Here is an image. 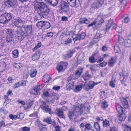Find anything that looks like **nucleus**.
<instances>
[{
	"label": "nucleus",
	"instance_id": "obj_1",
	"mask_svg": "<svg viewBox=\"0 0 131 131\" xmlns=\"http://www.w3.org/2000/svg\"><path fill=\"white\" fill-rule=\"evenodd\" d=\"M34 7L35 10L39 11L38 13L39 15L44 18H47L50 10L43 2H36L34 4Z\"/></svg>",
	"mask_w": 131,
	"mask_h": 131
},
{
	"label": "nucleus",
	"instance_id": "obj_2",
	"mask_svg": "<svg viewBox=\"0 0 131 131\" xmlns=\"http://www.w3.org/2000/svg\"><path fill=\"white\" fill-rule=\"evenodd\" d=\"M80 101L82 103L79 105L76 106L73 109V110L69 112L68 114V117L70 120H73L74 118V116H77L82 114L83 113V105L84 103L86 102L84 98H82L80 100Z\"/></svg>",
	"mask_w": 131,
	"mask_h": 131
},
{
	"label": "nucleus",
	"instance_id": "obj_3",
	"mask_svg": "<svg viewBox=\"0 0 131 131\" xmlns=\"http://www.w3.org/2000/svg\"><path fill=\"white\" fill-rule=\"evenodd\" d=\"M32 34L31 25H25L22 28L21 34L22 37L20 38V40L23 39L25 37L30 36Z\"/></svg>",
	"mask_w": 131,
	"mask_h": 131
},
{
	"label": "nucleus",
	"instance_id": "obj_4",
	"mask_svg": "<svg viewBox=\"0 0 131 131\" xmlns=\"http://www.w3.org/2000/svg\"><path fill=\"white\" fill-rule=\"evenodd\" d=\"M119 43L125 48H129L131 46V38L128 37L125 40L119 35H116L115 36Z\"/></svg>",
	"mask_w": 131,
	"mask_h": 131
},
{
	"label": "nucleus",
	"instance_id": "obj_5",
	"mask_svg": "<svg viewBox=\"0 0 131 131\" xmlns=\"http://www.w3.org/2000/svg\"><path fill=\"white\" fill-rule=\"evenodd\" d=\"M103 18V16L102 15L98 16L97 19L95 20L96 24L93 28L94 29H97L102 26L104 21Z\"/></svg>",
	"mask_w": 131,
	"mask_h": 131
},
{
	"label": "nucleus",
	"instance_id": "obj_6",
	"mask_svg": "<svg viewBox=\"0 0 131 131\" xmlns=\"http://www.w3.org/2000/svg\"><path fill=\"white\" fill-rule=\"evenodd\" d=\"M98 84V83H95L92 81H89L87 85L84 84L83 85V88L86 91H88L89 90L92 89L95 85Z\"/></svg>",
	"mask_w": 131,
	"mask_h": 131
},
{
	"label": "nucleus",
	"instance_id": "obj_7",
	"mask_svg": "<svg viewBox=\"0 0 131 131\" xmlns=\"http://www.w3.org/2000/svg\"><path fill=\"white\" fill-rule=\"evenodd\" d=\"M13 31L11 29L7 30L6 34V41L8 43L12 41L13 36Z\"/></svg>",
	"mask_w": 131,
	"mask_h": 131
},
{
	"label": "nucleus",
	"instance_id": "obj_8",
	"mask_svg": "<svg viewBox=\"0 0 131 131\" xmlns=\"http://www.w3.org/2000/svg\"><path fill=\"white\" fill-rule=\"evenodd\" d=\"M72 79L71 77H70L67 81V82L66 84L67 89L69 91L72 89L74 85V83L72 80Z\"/></svg>",
	"mask_w": 131,
	"mask_h": 131
},
{
	"label": "nucleus",
	"instance_id": "obj_9",
	"mask_svg": "<svg viewBox=\"0 0 131 131\" xmlns=\"http://www.w3.org/2000/svg\"><path fill=\"white\" fill-rule=\"evenodd\" d=\"M86 34L85 32H83L81 34H79L78 35H74L73 36V38L74 42L78 40H80L84 39L85 36Z\"/></svg>",
	"mask_w": 131,
	"mask_h": 131
},
{
	"label": "nucleus",
	"instance_id": "obj_10",
	"mask_svg": "<svg viewBox=\"0 0 131 131\" xmlns=\"http://www.w3.org/2000/svg\"><path fill=\"white\" fill-rule=\"evenodd\" d=\"M34 51H36L32 55V60L35 61L38 60L40 58V56L42 53V50H34Z\"/></svg>",
	"mask_w": 131,
	"mask_h": 131
},
{
	"label": "nucleus",
	"instance_id": "obj_11",
	"mask_svg": "<svg viewBox=\"0 0 131 131\" xmlns=\"http://www.w3.org/2000/svg\"><path fill=\"white\" fill-rule=\"evenodd\" d=\"M41 108L43 110H45V111L50 114H52L53 113V112L51 111V109L44 102L42 105L41 106Z\"/></svg>",
	"mask_w": 131,
	"mask_h": 131
},
{
	"label": "nucleus",
	"instance_id": "obj_12",
	"mask_svg": "<svg viewBox=\"0 0 131 131\" xmlns=\"http://www.w3.org/2000/svg\"><path fill=\"white\" fill-rule=\"evenodd\" d=\"M122 103L124 107L125 108H128L129 107L128 102L129 99L128 98H122L121 99Z\"/></svg>",
	"mask_w": 131,
	"mask_h": 131
},
{
	"label": "nucleus",
	"instance_id": "obj_13",
	"mask_svg": "<svg viewBox=\"0 0 131 131\" xmlns=\"http://www.w3.org/2000/svg\"><path fill=\"white\" fill-rule=\"evenodd\" d=\"M115 25L114 23L113 22L112 20H110L108 21V23L106 25V31H108L109 29L111 28L112 29L114 28Z\"/></svg>",
	"mask_w": 131,
	"mask_h": 131
},
{
	"label": "nucleus",
	"instance_id": "obj_14",
	"mask_svg": "<svg viewBox=\"0 0 131 131\" xmlns=\"http://www.w3.org/2000/svg\"><path fill=\"white\" fill-rule=\"evenodd\" d=\"M105 33V31L104 30H97L96 34L95 35L94 39V40L95 39H99L101 37L102 35Z\"/></svg>",
	"mask_w": 131,
	"mask_h": 131
},
{
	"label": "nucleus",
	"instance_id": "obj_15",
	"mask_svg": "<svg viewBox=\"0 0 131 131\" xmlns=\"http://www.w3.org/2000/svg\"><path fill=\"white\" fill-rule=\"evenodd\" d=\"M47 4L53 6H56L58 2V0H45Z\"/></svg>",
	"mask_w": 131,
	"mask_h": 131
},
{
	"label": "nucleus",
	"instance_id": "obj_16",
	"mask_svg": "<svg viewBox=\"0 0 131 131\" xmlns=\"http://www.w3.org/2000/svg\"><path fill=\"white\" fill-rule=\"evenodd\" d=\"M15 25L17 27H20L22 26L23 23L20 19H19L16 20L14 22Z\"/></svg>",
	"mask_w": 131,
	"mask_h": 131
},
{
	"label": "nucleus",
	"instance_id": "obj_17",
	"mask_svg": "<svg viewBox=\"0 0 131 131\" xmlns=\"http://www.w3.org/2000/svg\"><path fill=\"white\" fill-rule=\"evenodd\" d=\"M57 112V115L61 118L65 119V117L64 116L63 112L59 109L58 108L56 109Z\"/></svg>",
	"mask_w": 131,
	"mask_h": 131
},
{
	"label": "nucleus",
	"instance_id": "obj_18",
	"mask_svg": "<svg viewBox=\"0 0 131 131\" xmlns=\"http://www.w3.org/2000/svg\"><path fill=\"white\" fill-rule=\"evenodd\" d=\"M103 3V0H96L94 3V8L99 7L101 6Z\"/></svg>",
	"mask_w": 131,
	"mask_h": 131
},
{
	"label": "nucleus",
	"instance_id": "obj_19",
	"mask_svg": "<svg viewBox=\"0 0 131 131\" xmlns=\"http://www.w3.org/2000/svg\"><path fill=\"white\" fill-rule=\"evenodd\" d=\"M17 0H7L6 4L9 7L13 6L16 4Z\"/></svg>",
	"mask_w": 131,
	"mask_h": 131
},
{
	"label": "nucleus",
	"instance_id": "obj_20",
	"mask_svg": "<svg viewBox=\"0 0 131 131\" xmlns=\"http://www.w3.org/2000/svg\"><path fill=\"white\" fill-rule=\"evenodd\" d=\"M14 32L15 34H17V37L18 38L19 40L20 41H21L23 40H20V38H21L22 37V35H21V34L22 29L21 30L18 29H15L14 30Z\"/></svg>",
	"mask_w": 131,
	"mask_h": 131
},
{
	"label": "nucleus",
	"instance_id": "obj_21",
	"mask_svg": "<svg viewBox=\"0 0 131 131\" xmlns=\"http://www.w3.org/2000/svg\"><path fill=\"white\" fill-rule=\"evenodd\" d=\"M61 7L63 12H67L69 10L68 4L67 3H64L62 5Z\"/></svg>",
	"mask_w": 131,
	"mask_h": 131
},
{
	"label": "nucleus",
	"instance_id": "obj_22",
	"mask_svg": "<svg viewBox=\"0 0 131 131\" xmlns=\"http://www.w3.org/2000/svg\"><path fill=\"white\" fill-rule=\"evenodd\" d=\"M41 89L40 88V86L39 85L36 88L33 89L32 90V92H33L32 93L33 95H39L40 94V93L39 92V91Z\"/></svg>",
	"mask_w": 131,
	"mask_h": 131
},
{
	"label": "nucleus",
	"instance_id": "obj_23",
	"mask_svg": "<svg viewBox=\"0 0 131 131\" xmlns=\"http://www.w3.org/2000/svg\"><path fill=\"white\" fill-rule=\"evenodd\" d=\"M75 51L74 50H69L67 51V53L65 56V59L71 57Z\"/></svg>",
	"mask_w": 131,
	"mask_h": 131
},
{
	"label": "nucleus",
	"instance_id": "obj_24",
	"mask_svg": "<svg viewBox=\"0 0 131 131\" xmlns=\"http://www.w3.org/2000/svg\"><path fill=\"white\" fill-rule=\"evenodd\" d=\"M3 14L6 20L7 23L12 18V16L11 14L7 13H4Z\"/></svg>",
	"mask_w": 131,
	"mask_h": 131
},
{
	"label": "nucleus",
	"instance_id": "obj_25",
	"mask_svg": "<svg viewBox=\"0 0 131 131\" xmlns=\"http://www.w3.org/2000/svg\"><path fill=\"white\" fill-rule=\"evenodd\" d=\"M83 69L81 67L79 68L77 71L76 72L75 75L77 77H80L83 73Z\"/></svg>",
	"mask_w": 131,
	"mask_h": 131
},
{
	"label": "nucleus",
	"instance_id": "obj_26",
	"mask_svg": "<svg viewBox=\"0 0 131 131\" xmlns=\"http://www.w3.org/2000/svg\"><path fill=\"white\" fill-rule=\"evenodd\" d=\"M85 128L84 131H89L90 130H92V127L90 123H87L85 125Z\"/></svg>",
	"mask_w": 131,
	"mask_h": 131
},
{
	"label": "nucleus",
	"instance_id": "obj_27",
	"mask_svg": "<svg viewBox=\"0 0 131 131\" xmlns=\"http://www.w3.org/2000/svg\"><path fill=\"white\" fill-rule=\"evenodd\" d=\"M119 114H120V115L117 116L119 119L121 121L124 120L126 117L125 114L124 112H122V113Z\"/></svg>",
	"mask_w": 131,
	"mask_h": 131
},
{
	"label": "nucleus",
	"instance_id": "obj_28",
	"mask_svg": "<svg viewBox=\"0 0 131 131\" xmlns=\"http://www.w3.org/2000/svg\"><path fill=\"white\" fill-rule=\"evenodd\" d=\"M80 23L81 24H88L89 23L90 21L86 18L84 17L81 18L79 20Z\"/></svg>",
	"mask_w": 131,
	"mask_h": 131
},
{
	"label": "nucleus",
	"instance_id": "obj_29",
	"mask_svg": "<svg viewBox=\"0 0 131 131\" xmlns=\"http://www.w3.org/2000/svg\"><path fill=\"white\" fill-rule=\"evenodd\" d=\"M0 23L3 24L7 23L3 13L0 16Z\"/></svg>",
	"mask_w": 131,
	"mask_h": 131
},
{
	"label": "nucleus",
	"instance_id": "obj_30",
	"mask_svg": "<svg viewBox=\"0 0 131 131\" xmlns=\"http://www.w3.org/2000/svg\"><path fill=\"white\" fill-rule=\"evenodd\" d=\"M50 27V23L49 22H43L42 28H43L44 29H47L49 28Z\"/></svg>",
	"mask_w": 131,
	"mask_h": 131
},
{
	"label": "nucleus",
	"instance_id": "obj_31",
	"mask_svg": "<svg viewBox=\"0 0 131 131\" xmlns=\"http://www.w3.org/2000/svg\"><path fill=\"white\" fill-rule=\"evenodd\" d=\"M116 109L119 113L123 112V108L120 105L116 104Z\"/></svg>",
	"mask_w": 131,
	"mask_h": 131
},
{
	"label": "nucleus",
	"instance_id": "obj_32",
	"mask_svg": "<svg viewBox=\"0 0 131 131\" xmlns=\"http://www.w3.org/2000/svg\"><path fill=\"white\" fill-rule=\"evenodd\" d=\"M37 71L35 69H32L30 70V76L31 78L35 77L37 75Z\"/></svg>",
	"mask_w": 131,
	"mask_h": 131
},
{
	"label": "nucleus",
	"instance_id": "obj_33",
	"mask_svg": "<svg viewBox=\"0 0 131 131\" xmlns=\"http://www.w3.org/2000/svg\"><path fill=\"white\" fill-rule=\"evenodd\" d=\"M116 82L115 78H114V77L112 76L111 80L110 81L109 85L112 88H114L115 87V83Z\"/></svg>",
	"mask_w": 131,
	"mask_h": 131
},
{
	"label": "nucleus",
	"instance_id": "obj_34",
	"mask_svg": "<svg viewBox=\"0 0 131 131\" xmlns=\"http://www.w3.org/2000/svg\"><path fill=\"white\" fill-rule=\"evenodd\" d=\"M76 0H69L67 2L71 7H74L75 6L76 4Z\"/></svg>",
	"mask_w": 131,
	"mask_h": 131
},
{
	"label": "nucleus",
	"instance_id": "obj_35",
	"mask_svg": "<svg viewBox=\"0 0 131 131\" xmlns=\"http://www.w3.org/2000/svg\"><path fill=\"white\" fill-rule=\"evenodd\" d=\"M83 88V85H78L75 87L74 91L75 92H77L81 91L82 88Z\"/></svg>",
	"mask_w": 131,
	"mask_h": 131
},
{
	"label": "nucleus",
	"instance_id": "obj_36",
	"mask_svg": "<svg viewBox=\"0 0 131 131\" xmlns=\"http://www.w3.org/2000/svg\"><path fill=\"white\" fill-rule=\"evenodd\" d=\"M98 67L95 64L91 65L90 67V69L91 71L95 72L97 70Z\"/></svg>",
	"mask_w": 131,
	"mask_h": 131
},
{
	"label": "nucleus",
	"instance_id": "obj_37",
	"mask_svg": "<svg viewBox=\"0 0 131 131\" xmlns=\"http://www.w3.org/2000/svg\"><path fill=\"white\" fill-rule=\"evenodd\" d=\"M115 59L113 58H111L109 60L108 62V64L109 66L112 67L113 66V65L115 64Z\"/></svg>",
	"mask_w": 131,
	"mask_h": 131
},
{
	"label": "nucleus",
	"instance_id": "obj_38",
	"mask_svg": "<svg viewBox=\"0 0 131 131\" xmlns=\"http://www.w3.org/2000/svg\"><path fill=\"white\" fill-rule=\"evenodd\" d=\"M13 66L14 68L18 69L22 67V65L20 63H14L13 64Z\"/></svg>",
	"mask_w": 131,
	"mask_h": 131
},
{
	"label": "nucleus",
	"instance_id": "obj_39",
	"mask_svg": "<svg viewBox=\"0 0 131 131\" xmlns=\"http://www.w3.org/2000/svg\"><path fill=\"white\" fill-rule=\"evenodd\" d=\"M51 78L48 75H45L43 78V80L45 82H47Z\"/></svg>",
	"mask_w": 131,
	"mask_h": 131
},
{
	"label": "nucleus",
	"instance_id": "obj_40",
	"mask_svg": "<svg viewBox=\"0 0 131 131\" xmlns=\"http://www.w3.org/2000/svg\"><path fill=\"white\" fill-rule=\"evenodd\" d=\"M39 127L40 131H47V129L46 127L42 125H39Z\"/></svg>",
	"mask_w": 131,
	"mask_h": 131
},
{
	"label": "nucleus",
	"instance_id": "obj_41",
	"mask_svg": "<svg viewBox=\"0 0 131 131\" xmlns=\"http://www.w3.org/2000/svg\"><path fill=\"white\" fill-rule=\"evenodd\" d=\"M101 98L103 99H105L107 97V94L104 91L101 92Z\"/></svg>",
	"mask_w": 131,
	"mask_h": 131
},
{
	"label": "nucleus",
	"instance_id": "obj_42",
	"mask_svg": "<svg viewBox=\"0 0 131 131\" xmlns=\"http://www.w3.org/2000/svg\"><path fill=\"white\" fill-rule=\"evenodd\" d=\"M95 20L92 22L91 23L89 24L87 26V27H92V28L94 30L97 29H94L93 28L96 25V24Z\"/></svg>",
	"mask_w": 131,
	"mask_h": 131
},
{
	"label": "nucleus",
	"instance_id": "obj_43",
	"mask_svg": "<svg viewBox=\"0 0 131 131\" xmlns=\"http://www.w3.org/2000/svg\"><path fill=\"white\" fill-rule=\"evenodd\" d=\"M102 106L103 108L105 109L108 107V104L107 102L104 101L102 103Z\"/></svg>",
	"mask_w": 131,
	"mask_h": 131
},
{
	"label": "nucleus",
	"instance_id": "obj_44",
	"mask_svg": "<svg viewBox=\"0 0 131 131\" xmlns=\"http://www.w3.org/2000/svg\"><path fill=\"white\" fill-rule=\"evenodd\" d=\"M13 55L14 56V58H16L18 54V51L17 50H14L12 53Z\"/></svg>",
	"mask_w": 131,
	"mask_h": 131
},
{
	"label": "nucleus",
	"instance_id": "obj_45",
	"mask_svg": "<svg viewBox=\"0 0 131 131\" xmlns=\"http://www.w3.org/2000/svg\"><path fill=\"white\" fill-rule=\"evenodd\" d=\"M94 127L97 130H100V126L98 122H96L94 123Z\"/></svg>",
	"mask_w": 131,
	"mask_h": 131
},
{
	"label": "nucleus",
	"instance_id": "obj_46",
	"mask_svg": "<svg viewBox=\"0 0 131 131\" xmlns=\"http://www.w3.org/2000/svg\"><path fill=\"white\" fill-rule=\"evenodd\" d=\"M130 20V19L129 16H127L124 18L123 20V22L127 23Z\"/></svg>",
	"mask_w": 131,
	"mask_h": 131
},
{
	"label": "nucleus",
	"instance_id": "obj_47",
	"mask_svg": "<svg viewBox=\"0 0 131 131\" xmlns=\"http://www.w3.org/2000/svg\"><path fill=\"white\" fill-rule=\"evenodd\" d=\"M103 126L104 127H107L109 125V122L107 120H105L103 122Z\"/></svg>",
	"mask_w": 131,
	"mask_h": 131
},
{
	"label": "nucleus",
	"instance_id": "obj_48",
	"mask_svg": "<svg viewBox=\"0 0 131 131\" xmlns=\"http://www.w3.org/2000/svg\"><path fill=\"white\" fill-rule=\"evenodd\" d=\"M43 121L46 122L47 123L50 124L51 122V119L50 117H47L46 118H44Z\"/></svg>",
	"mask_w": 131,
	"mask_h": 131
},
{
	"label": "nucleus",
	"instance_id": "obj_49",
	"mask_svg": "<svg viewBox=\"0 0 131 131\" xmlns=\"http://www.w3.org/2000/svg\"><path fill=\"white\" fill-rule=\"evenodd\" d=\"M116 31L118 33L121 32L122 30V28L119 26H117L115 29Z\"/></svg>",
	"mask_w": 131,
	"mask_h": 131
},
{
	"label": "nucleus",
	"instance_id": "obj_50",
	"mask_svg": "<svg viewBox=\"0 0 131 131\" xmlns=\"http://www.w3.org/2000/svg\"><path fill=\"white\" fill-rule=\"evenodd\" d=\"M63 66L60 65H58L57 66L56 68L57 70L59 71L60 72L63 69Z\"/></svg>",
	"mask_w": 131,
	"mask_h": 131
},
{
	"label": "nucleus",
	"instance_id": "obj_51",
	"mask_svg": "<svg viewBox=\"0 0 131 131\" xmlns=\"http://www.w3.org/2000/svg\"><path fill=\"white\" fill-rule=\"evenodd\" d=\"M41 46V44L40 42H39L34 48L33 49H37L39 48Z\"/></svg>",
	"mask_w": 131,
	"mask_h": 131
},
{
	"label": "nucleus",
	"instance_id": "obj_52",
	"mask_svg": "<svg viewBox=\"0 0 131 131\" xmlns=\"http://www.w3.org/2000/svg\"><path fill=\"white\" fill-rule=\"evenodd\" d=\"M43 22L42 21L38 22L37 23L36 25L38 27H40L42 28Z\"/></svg>",
	"mask_w": 131,
	"mask_h": 131
},
{
	"label": "nucleus",
	"instance_id": "obj_53",
	"mask_svg": "<svg viewBox=\"0 0 131 131\" xmlns=\"http://www.w3.org/2000/svg\"><path fill=\"white\" fill-rule=\"evenodd\" d=\"M17 115H9L10 118L12 119H15L16 120L17 117Z\"/></svg>",
	"mask_w": 131,
	"mask_h": 131
},
{
	"label": "nucleus",
	"instance_id": "obj_54",
	"mask_svg": "<svg viewBox=\"0 0 131 131\" xmlns=\"http://www.w3.org/2000/svg\"><path fill=\"white\" fill-rule=\"evenodd\" d=\"M5 124L4 121H0V128L1 127H5Z\"/></svg>",
	"mask_w": 131,
	"mask_h": 131
},
{
	"label": "nucleus",
	"instance_id": "obj_55",
	"mask_svg": "<svg viewBox=\"0 0 131 131\" xmlns=\"http://www.w3.org/2000/svg\"><path fill=\"white\" fill-rule=\"evenodd\" d=\"M107 63L105 62H103L102 63L99 64V65L101 67H104L107 64Z\"/></svg>",
	"mask_w": 131,
	"mask_h": 131
},
{
	"label": "nucleus",
	"instance_id": "obj_56",
	"mask_svg": "<svg viewBox=\"0 0 131 131\" xmlns=\"http://www.w3.org/2000/svg\"><path fill=\"white\" fill-rule=\"evenodd\" d=\"M20 82H18L17 83H16L14 84L13 86V87L15 88H16L19 87L21 85L19 83Z\"/></svg>",
	"mask_w": 131,
	"mask_h": 131
},
{
	"label": "nucleus",
	"instance_id": "obj_57",
	"mask_svg": "<svg viewBox=\"0 0 131 131\" xmlns=\"http://www.w3.org/2000/svg\"><path fill=\"white\" fill-rule=\"evenodd\" d=\"M89 61L91 63H93L95 61V59L93 57H90L89 59Z\"/></svg>",
	"mask_w": 131,
	"mask_h": 131
},
{
	"label": "nucleus",
	"instance_id": "obj_58",
	"mask_svg": "<svg viewBox=\"0 0 131 131\" xmlns=\"http://www.w3.org/2000/svg\"><path fill=\"white\" fill-rule=\"evenodd\" d=\"M6 66V64L5 62H0V67L3 68Z\"/></svg>",
	"mask_w": 131,
	"mask_h": 131
},
{
	"label": "nucleus",
	"instance_id": "obj_59",
	"mask_svg": "<svg viewBox=\"0 0 131 131\" xmlns=\"http://www.w3.org/2000/svg\"><path fill=\"white\" fill-rule=\"evenodd\" d=\"M30 116L32 117H36L37 116V114L36 112H35L30 114Z\"/></svg>",
	"mask_w": 131,
	"mask_h": 131
},
{
	"label": "nucleus",
	"instance_id": "obj_60",
	"mask_svg": "<svg viewBox=\"0 0 131 131\" xmlns=\"http://www.w3.org/2000/svg\"><path fill=\"white\" fill-rule=\"evenodd\" d=\"M22 130L23 131H29L30 128L29 127H25L23 128Z\"/></svg>",
	"mask_w": 131,
	"mask_h": 131
},
{
	"label": "nucleus",
	"instance_id": "obj_61",
	"mask_svg": "<svg viewBox=\"0 0 131 131\" xmlns=\"http://www.w3.org/2000/svg\"><path fill=\"white\" fill-rule=\"evenodd\" d=\"M53 35V34L52 32L48 33L46 36L50 37H51Z\"/></svg>",
	"mask_w": 131,
	"mask_h": 131
},
{
	"label": "nucleus",
	"instance_id": "obj_62",
	"mask_svg": "<svg viewBox=\"0 0 131 131\" xmlns=\"http://www.w3.org/2000/svg\"><path fill=\"white\" fill-rule=\"evenodd\" d=\"M43 95L45 97H47L49 96V94L48 92L47 91L44 92L43 93Z\"/></svg>",
	"mask_w": 131,
	"mask_h": 131
},
{
	"label": "nucleus",
	"instance_id": "obj_63",
	"mask_svg": "<svg viewBox=\"0 0 131 131\" xmlns=\"http://www.w3.org/2000/svg\"><path fill=\"white\" fill-rule=\"evenodd\" d=\"M53 89L55 90H59L60 89V87L59 86H55L53 87Z\"/></svg>",
	"mask_w": 131,
	"mask_h": 131
},
{
	"label": "nucleus",
	"instance_id": "obj_64",
	"mask_svg": "<svg viewBox=\"0 0 131 131\" xmlns=\"http://www.w3.org/2000/svg\"><path fill=\"white\" fill-rule=\"evenodd\" d=\"M55 129L56 131H60V128L58 125L55 127Z\"/></svg>",
	"mask_w": 131,
	"mask_h": 131
}]
</instances>
